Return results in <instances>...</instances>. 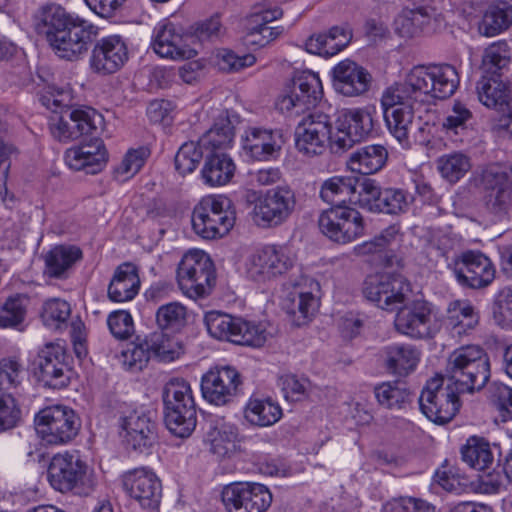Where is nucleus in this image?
<instances>
[{
	"mask_svg": "<svg viewBox=\"0 0 512 512\" xmlns=\"http://www.w3.org/2000/svg\"><path fill=\"white\" fill-rule=\"evenodd\" d=\"M256 58L252 54L239 56L233 51L222 49L216 55V64L224 72H238L246 67L254 65Z\"/></svg>",
	"mask_w": 512,
	"mask_h": 512,
	"instance_id": "obj_60",
	"label": "nucleus"
},
{
	"mask_svg": "<svg viewBox=\"0 0 512 512\" xmlns=\"http://www.w3.org/2000/svg\"><path fill=\"white\" fill-rule=\"evenodd\" d=\"M234 129L227 116H220L214 125L200 138L201 146L221 149L227 148L232 143Z\"/></svg>",
	"mask_w": 512,
	"mask_h": 512,
	"instance_id": "obj_49",
	"label": "nucleus"
},
{
	"mask_svg": "<svg viewBox=\"0 0 512 512\" xmlns=\"http://www.w3.org/2000/svg\"><path fill=\"white\" fill-rule=\"evenodd\" d=\"M395 327L402 334L424 339L433 337L439 325L432 315L429 304L425 301H415L398 311Z\"/></svg>",
	"mask_w": 512,
	"mask_h": 512,
	"instance_id": "obj_19",
	"label": "nucleus"
},
{
	"mask_svg": "<svg viewBox=\"0 0 512 512\" xmlns=\"http://www.w3.org/2000/svg\"><path fill=\"white\" fill-rule=\"evenodd\" d=\"M282 15L283 11L278 7L251 15L246 32L247 43L264 47L276 40L284 29L282 26L271 24L280 19Z\"/></svg>",
	"mask_w": 512,
	"mask_h": 512,
	"instance_id": "obj_32",
	"label": "nucleus"
},
{
	"mask_svg": "<svg viewBox=\"0 0 512 512\" xmlns=\"http://www.w3.org/2000/svg\"><path fill=\"white\" fill-rule=\"evenodd\" d=\"M70 101V95L65 91L51 92L50 96H40L41 104L55 113L50 118V131L54 138L62 142L80 137L78 127L71 117Z\"/></svg>",
	"mask_w": 512,
	"mask_h": 512,
	"instance_id": "obj_22",
	"label": "nucleus"
},
{
	"mask_svg": "<svg viewBox=\"0 0 512 512\" xmlns=\"http://www.w3.org/2000/svg\"><path fill=\"white\" fill-rule=\"evenodd\" d=\"M280 385L286 400L299 402L305 400L311 391V382L304 377L287 374L280 378Z\"/></svg>",
	"mask_w": 512,
	"mask_h": 512,
	"instance_id": "obj_56",
	"label": "nucleus"
},
{
	"mask_svg": "<svg viewBox=\"0 0 512 512\" xmlns=\"http://www.w3.org/2000/svg\"><path fill=\"white\" fill-rule=\"evenodd\" d=\"M235 219V210L229 198L223 195H208L194 207L191 222L198 236L211 240L228 234L235 224Z\"/></svg>",
	"mask_w": 512,
	"mask_h": 512,
	"instance_id": "obj_4",
	"label": "nucleus"
},
{
	"mask_svg": "<svg viewBox=\"0 0 512 512\" xmlns=\"http://www.w3.org/2000/svg\"><path fill=\"white\" fill-rule=\"evenodd\" d=\"M512 24V8L506 4L491 6L487 9L479 23V33L486 37H493Z\"/></svg>",
	"mask_w": 512,
	"mask_h": 512,
	"instance_id": "obj_45",
	"label": "nucleus"
},
{
	"mask_svg": "<svg viewBox=\"0 0 512 512\" xmlns=\"http://www.w3.org/2000/svg\"><path fill=\"white\" fill-rule=\"evenodd\" d=\"M496 270L491 260L479 252H466L456 262L454 275L462 286L481 289L489 286Z\"/></svg>",
	"mask_w": 512,
	"mask_h": 512,
	"instance_id": "obj_21",
	"label": "nucleus"
},
{
	"mask_svg": "<svg viewBox=\"0 0 512 512\" xmlns=\"http://www.w3.org/2000/svg\"><path fill=\"white\" fill-rule=\"evenodd\" d=\"M207 440L213 454L221 458L229 457L237 449V429L225 423L211 426L207 432Z\"/></svg>",
	"mask_w": 512,
	"mask_h": 512,
	"instance_id": "obj_44",
	"label": "nucleus"
},
{
	"mask_svg": "<svg viewBox=\"0 0 512 512\" xmlns=\"http://www.w3.org/2000/svg\"><path fill=\"white\" fill-rule=\"evenodd\" d=\"M378 403L387 409H402L410 400V392L400 382H384L374 389Z\"/></svg>",
	"mask_w": 512,
	"mask_h": 512,
	"instance_id": "obj_48",
	"label": "nucleus"
},
{
	"mask_svg": "<svg viewBox=\"0 0 512 512\" xmlns=\"http://www.w3.org/2000/svg\"><path fill=\"white\" fill-rule=\"evenodd\" d=\"M233 160L224 153H213L206 157L201 174L205 184L217 187L227 184L235 172Z\"/></svg>",
	"mask_w": 512,
	"mask_h": 512,
	"instance_id": "obj_40",
	"label": "nucleus"
},
{
	"mask_svg": "<svg viewBox=\"0 0 512 512\" xmlns=\"http://www.w3.org/2000/svg\"><path fill=\"white\" fill-rule=\"evenodd\" d=\"M437 168L443 178L450 183H456L470 170L471 164L466 155L455 152L439 157Z\"/></svg>",
	"mask_w": 512,
	"mask_h": 512,
	"instance_id": "obj_51",
	"label": "nucleus"
},
{
	"mask_svg": "<svg viewBox=\"0 0 512 512\" xmlns=\"http://www.w3.org/2000/svg\"><path fill=\"white\" fill-rule=\"evenodd\" d=\"M374 128L372 109L369 107L342 109L338 111L332 147L347 150L356 142L368 137Z\"/></svg>",
	"mask_w": 512,
	"mask_h": 512,
	"instance_id": "obj_13",
	"label": "nucleus"
},
{
	"mask_svg": "<svg viewBox=\"0 0 512 512\" xmlns=\"http://www.w3.org/2000/svg\"><path fill=\"white\" fill-rule=\"evenodd\" d=\"M371 83V75L362 66L349 59L339 62L333 69L335 90L348 97L366 93Z\"/></svg>",
	"mask_w": 512,
	"mask_h": 512,
	"instance_id": "obj_28",
	"label": "nucleus"
},
{
	"mask_svg": "<svg viewBox=\"0 0 512 512\" xmlns=\"http://www.w3.org/2000/svg\"><path fill=\"white\" fill-rule=\"evenodd\" d=\"M334 132L328 115L312 113L304 118L296 131V147L298 151L308 157L321 155L326 142L332 144Z\"/></svg>",
	"mask_w": 512,
	"mask_h": 512,
	"instance_id": "obj_17",
	"label": "nucleus"
},
{
	"mask_svg": "<svg viewBox=\"0 0 512 512\" xmlns=\"http://www.w3.org/2000/svg\"><path fill=\"white\" fill-rule=\"evenodd\" d=\"M448 321L454 334L461 336L479 323V313L467 300H455L448 306Z\"/></svg>",
	"mask_w": 512,
	"mask_h": 512,
	"instance_id": "obj_42",
	"label": "nucleus"
},
{
	"mask_svg": "<svg viewBox=\"0 0 512 512\" xmlns=\"http://www.w3.org/2000/svg\"><path fill=\"white\" fill-rule=\"evenodd\" d=\"M164 420L177 437H188L196 427V405L190 384L181 378L169 380L163 389Z\"/></svg>",
	"mask_w": 512,
	"mask_h": 512,
	"instance_id": "obj_3",
	"label": "nucleus"
},
{
	"mask_svg": "<svg viewBox=\"0 0 512 512\" xmlns=\"http://www.w3.org/2000/svg\"><path fill=\"white\" fill-rule=\"evenodd\" d=\"M244 417L251 425L268 427L280 420L282 409L269 397L252 396L245 405Z\"/></svg>",
	"mask_w": 512,
	"mask_h": 512,
	"instance_id": "obj_38",
	"label": "nucleus"
},
{
	"mask_svg": "<svg viewBox=\"0 0 512 512\" xmlns=\"http://www.w3.org/2000/svg\"><path fill=\"white\" fill-rule=\"evenodd\" d=\"M459 84L456 69L449 65L416 66L404 81L387 87L381 96V107L390 133L405 147L410 146L409 132L416 104L429 98L446 99Z\"/></svg>",
	"mask_w": 512,
	"mask_h": 512,
	"instance_id": "obj_1",
	"label": "nucleus"
},
{
	"mask_svg": "<svg viewBox=\"0 0 512 512\" xmlns=\"http://www.w3.org/2000/svg\"><path fill=\"white\" fill-rule=\"evenodd\" d=\"M51 486L62 493L74 491L79 495L90 494L96 485L93 474L79 456L71 453L56 454L48 467Z\"/></svg>",
	"mask_w": 512,
	"mask_h": 512,
	"instance_id": "obj_5",
	"label": "nucleus"
},
{
	"mask_svg": "<svg viewBox=\"0 0 512 512\" xmlns=\"http://www.w3.org/2000/svg\"><path fill=\"white\" fill-rule=\"evenodd\" d=\"M30 297L16 294L9 297L0 307V328H18L25 319Z\"/></svg>",
	"mask_w": 512,
	"mask_h": 512,
	"instance_id": "obj_46",
	"label": "nucleus"
},
{
	"mask_svg": "<svg viewBox=\"0 0 512 512\" xmlns=\"http://www.w3.org/2000/svg\"><path fill=\"white\" fill-rule=\"evenodd\" d=\"M479 184L486 193V204L493 212H506L512 206V179L505 168L497 164L486 166L479 174Z\"/></svg>",
	"mask_w": 512,
	"mask_h": 512,
	"instance_id": "obj_18",
	"label": "nucleus"
},
{
	"mask_svg": "<svg viewBox=\"0 0 512 512\" xmlns=\"http://www.w3.org/2000/svg\"><path fill=\"white\" fill-rule=\"evenodd\" d=\"M121 427L128 446L140 452L152 446L156 440V423L149 413L134 410L122 418Z\"/></svg>",
	"mask_w": 512,
	"mask_h": 512,
	"instance_id": "obj_29",
	"label": "nucleus"
},
{
	"mask_svg": "<svg viewBox=\"0 0 512 512\" xmlns=\"http://www.w3.org/2000/svg\"><path fill=\"white\" fill-rule=\"evenodd\" d=\"M352 40V31L347 26H334L327 33L311 35L305 42L307 52L324 57L339 53Z\"/></svg>",
	"mask_w": 512,
	"mask_h": 512,
	"instance_id": "obj_34",
	"label": "nucleus"
},
{
	"mask_svg": "<svg viewBox=\"0 0 512 512\" xmlns=\"http://www.w3.org/2000/svg\"><path fill=\"white\" fill-rule=\"evenodd\" d=\"M152 48L160 57L173 60L190 59L196 55V51L185 43L180 29L171 22H162L155 27Z\"/></svg>",
	"mask_w": 512,
	"mask_h": 512,
	"instance_id": "obj_27",
	"label": "nucleus"
},
{
	"mask_svg": "<svg viewBox=\"0 0 512 512\" xmlns=\"http://www.w3.org/2000/svg\"><path fill=\"white\" fill-rule=\"evenodd\" d=\"M472 119L473 114L470 109L464 103L455 101L442 127L447 133L458 135L468 129Z\"/></svg>",
	"mask_w": 512,
	"mask_h": 512,
	"instance_id": "obj_55",
	"label": "nucleus"
},
{
	"mask_svg": "<svg viewBox=\"0 0 512 512\" xmlns=\"http://www.w3.org/2000/svg\"><path fill=\"white\" fill-rule=\"evenodd\" d=\"M145 344L150 347L151 355L163 362L173 361L183 353L182 345L163 331H155L147 335Z\"/></svg>",
	"mask_w": 512,
	"mask_h": 512,
	"instance_id": "obj_47",
	"label": "nucleus"
},
{
	"mask_svg": "<svg viewBox=\"0 0 512 512\" xmlns=\"http://www.w3.org/2000/svg\"><path fill=\"white\" fill-rule=\"evenodd\" d=\"M420 352L410 345H392L385 349L387 370L397 376H407L415 370Z\"/></svg>",
	"mask_w": 512,
	"mask_h": 512,
	"instance_id": "obj_41",
	"label": "nucleus"
},
{
	"mask_svg": "<svg viewBox=\"0 0 512 512\" xmlns=\"http://www.w3.org/2000/svg\"><path fill=\"white\" fill-rule=\"evenodd\" d=\"M140 277L135 265L123 263L119 265L108 285V299L114 303L133 300L140 289Z\"/></svg>",
	"mask_w": 512,
	"mask_h": 512,
	"instance_id": "obj_33",
	"label": "nucleus"
},
{
	"mask_svg": "<svg viewBox=\"0 0 512 512\" xmlns=\"http://www.w3.org/2000/svg\"><path fill=\"white\" fill-rule=\"evenodd\" d=\"M148 154V150L145 148L129 150L115 168V177L120 181H125L134 176L143 166Z\"/></svg>",
	"mask_w": 512,
	"mask_h": 512,
	"instance_id": "obj_57",
	"label": "nucleus"
},
{
	"mask_svg": "<svg viewBox=\"0 0 512 512\" xmlns=\"http://www.w3.org/2000/svg\"><path fill=\"white\" fill-rule=\"evenodd\" d=\"M511 59L510 49L506 42L498 41L491 44L484 51L482 69L486 75H498L497 72L505 68Z\"/></svg>",
	"mask_w": 512,
	"mask_h": 512,
	"instance_id": "obj_52",
	"label": "nucleus"
},
{
	"mask_svg": "<svg viewBox=\"0 0 512 512\" xmlns=\"http://www.w3.org/2000/svg\"><path fill=\"white\" fill-rule=\"evenodd\" d=\"M124 489L143 508L155 509L161 498V483L157 476L146 469H135L123 476Z\"/></svg>",
	"mask_w": 512,
	"mask_h": 512,
	"instance_id": "obj_25",
	"label": "nucleus"
},
{
	"mask_svg": "<svg viewBox=\"0 0 512 512\" xmlns=\"http://www.w3.org/2000/svg\"><path fill=\"white\" fill-rule=\"evenodd\" d=\"M243 149L251 158L268 161L279 153L284 143L279 130L248 127L243 136Z\"/></svg>",
	"mask_w": 512,
	"mask_h": 512,
	"instance_id": "obj_26",
	"label": "nucleus"
},
{
	"mask_svg": "<svg viewBox=\"0 0 512 512\" xmlns=\"http://www.w3.org/2000/svg\"><path fill=\"white\" fill-rule=\"evenodd\" d=\"M221 498L229 512H265L272 502V494L266 486L250 482L226 485Z\"/></svg>",
	"mask_w": 512,
	"mask_h": 512,
	"instance_id": "obj_14",
	"label": "nucleus"
},
{
	"mask_svg": "<svg viewBox=\"0 0 512 512\" xmlns=\"http://www.w3.org/2000/svg\"><path fill=\"white\" fill-rule=\"evenodd\" d=\"M107 324L111 334L117 339H128L134 333V322L128 311L117 310L110 313Z\"/></svg>",
	"mask_w": 512,
	"mask_h": 512,
	"instance_id": "obj_64",
	"label": "nucleus"
},
{
	"mask_svg": "<svg viewBox=\"0 0 512 512\" xmlns=\"http://www.w3.org/2000/svg\"><path fill=\"white\" fill-rule=\"evenodd\" d=\"M71 117L78 127L80 137L90 135L103 123L102 116L93 108L71 109Z\"/></svg>",
	"mask_w": 512,
	"mask_h": 512,
	"instance_id": "obj_62",
	"label": "nucleus"
},
{
	"mask_svg": "<svg viewBox=\"0 0 512 512\" xmlns=\"http://www.w3.org/2000/svg\"><path fill=\"white\" fill-rule=\"evenodd\" d=\"M202 157L203 152L199 142H186L175 156V168L179 174L185 176L196 169Z\"/></svg>",
	"mask_w": 512,
	"mask_h": 512,
	"instance_id": "obj_54",
	"label": "nucleus"
},
{
	"mask_svg": "<svg viewBox=\"0 0 512 512\" xmlns=\"http://www.w3.org/2000/svg\"><path fill=\"white\" fill-rule=\"evenodd\" d=\"M291 90L296 92L299 97H307L309 104L313 107L321 95L322 85L317 74L307 72L294 80Z\"/></svg>",
	"mask_w": 512,
	"mask_h": 512,
	"instance_id": "obj_58",
	"label": "nucleus"
},
{
	"mask_svg": "<svg viewBox=\"0 0 512 512\" xmlns=\"http://www.w3.org/2000/svg\"><path fill=\"white\" fill-rule=\"evenodd\" d=\"M439 17L440 14L432 6L405 8L395 18L394 30L404 39H413L430 30L432 22L439 21Z\"/></svg>",
	"mask_w": 512,
	"mask_h": 512,
	"instance_id": "obj_31",
	"label": "nucleus"
},
{
	"mask_svg": "<svg viewBox=\"0 0 512 512\" xmlns=\"http://www.w3.org/2000/svg\"><path fill=\"white\" fill-rule=\"evenodd\" d=\"M108 159L103 140L94 138L89 142L69 148L65 152V162L73 170H86L87 173L99 172Z\"/></svg>",
	"mask_w": 512,
	"mask_h": 512,
	"instance_id": "obj_30",
	"label": "nucleus"
},
{
	"mask_svg": "<svg viewBox=\"0 0 512 512\" xmlns=\"http://www.w3.org/2000/svg\"><path fill=\"white\" fill-rule=\"evenodd\" d=\"M318 290L317 282L302 278L288 294L284 309L294 326L301 327L312 321L320 306Z\"/></svg>",
	"mask_w": 512,
	"mask_h": 512,
	"instance_id": "obj_16",
	"label": "nucleus"
},
{
	"mask_svg": "<svg viewBox=\"0 0 512 512\" xmlns=\"http://www.w3.org/2000/svg\"><path fill=\"white\" fill-rule=\"evenodd\" d=\"M34 425L41 440L50 445L71 441L80 429V420L75 412L62 405L41 409L34 416Z\"/></svg>",
	"mask_w": 512,
	"mask_h": 512,
	"instance_id": "obj_8",
	"label": "nucleus"
},
{
	"mask_svg": "<svg viewBox=\"0 0 512 512\" xmlns=\"http://www.w3.org/2000/svg\"><path fill=\"white\" fill-rule=\"evenodd\" d=\"M447 385L443 377L429 379L423 388L419 405L422 413L436 424L450 422L460 408L458 395L483 388L490 378L487 353L478 345L455 349L446 364Z\"/></svg>",
	"mask_w": 512,
	"mask_h": 512,
	"instance_id": "obj_2",
	"label": "nucleus"
},
{
	"mask_svg": "<svg viewBox=\"0 0 512 512\" xmlns=\"http://www.w3.org/2000/svg\"><path fill=\"white\" fill-rule=\"evenodd\" d=\"M462 459L470 467L483 471L489 469L494 461L490 444L481 437H470L461 448Z\"/></svg>",
	"mask_w": 512,
	"mask_h": 512,
	"instance_id": "obj_43",
	"label": "nucleus"
},
{
	"mask_svg": "<svg viewBox=\"0 0 512 512\" xmlns=\"http://www.w3.org/2000/svg\"><path fill=\"white\" fill-rule=\"evenodd\" d=\"M321 232L331 241L348 244L365 234L362 214L355 208L335 205L323 211L318 219Z\"/></svg>",
	"mask_w": 512,
	"mask_h": 512,
	"instance_id": "obj_9",
	"label": "nucleus"
},
{
	"mask_svg": "<svg viewBox=\"0 0 512 512\" xmlns=\"http://www.w3.org/2000/svg\"><path fill=\"white\" fill-rule=\"evenodd\" d=\"M296 196L289 186L268 190L254 207L256 220L263 225L276 227L286 222L296 208Z\"/></svg>",
	"mask_w": 512,
	"mask_h": 512,
	"instance_id": "obj_15",
	"label": "nucleus"
},
{
	"mask_svg": "<svg viewBox=\"0 0 512 512\" xmlns=\"http://www.w3.org/2000/svg\"><path fill=\"white\" fill-rule=\"evenodd\" d=\"M240 385V374L229 366L211 369L201 379L203 398L217 406L230 402Z\"/></svg>",
	"mask_w": 512,
	"mask_h": 512,
	"instance_id": "obj_20",
	"label": "nucleus"
},
{
	"mask_svg": "<svg viewBox=\"0 0 512 512\" xmlns=\"http://www.w3.org/2000/svg\"><path fill=\"white\" fill-rule=\"evenodd\" d=\"M76 16L68 13L62 6L50 3L41 6L35 16L34 28L39 35H43L47 41H50L51 34L59 33Z\"/></svg>",
	"mask_w": 512,
	"mask_h": 512,
	"instance_id": "obj_36",
	"label": "nucleus"
},
{
	"mask_svg": "<svg viewBox=\"0 0 512 512\" xmlns=\"http://www.w3.org/2000/svg\"><path fill=\"white\" fill-rule=\"evenodd\" d=\"M411 292L407 279L400 274L369 275L363 287L364 296L383 310L393 311L403 304Z\"/></svg>",
	"mask_w": 512,
	"mask_h": 512,
	"instance_id": "obj_12",
	"label": "nucleus"
},
{
	"mask_svg": "<svg viewBox=\"0 0 512 512\" xmlns=\"http://www.w3.org/2000/svg\"><path fill=\"white\" fill-rule=\"evenodd\" d=\"M408 205V196L403 190L387 188L382 191L377 210L387 214H398L404 212Z\"/></svg>",
	"mask_w": 512,
	"mask_h": 512,
	"instance_id": "obj_61",
	"label": "nucleus"
},
{
	"mask_svg": "<svg viewBox=\"0 0 512 512\" xmlns=\"http://www.w3.org/2000/svg\"><path fill=\"white\" fill-rule=\"evenodd\" d=\"M479 101L487 108L497 111L509 102L510 89L500 75H483L476 86Z\"/></svg>",
	"mask_w": 512,
	"mask_h": 512,
	"instance_id": "obj_37",
	"label": "nucleus"
},
{
	"mask_svg": "<svg viewBox=\"0 0 512 512\" xmlns=\"http://www.w3.org/2000/svg\"><path fill=\"white\" fill-rule=\"evenodd\" d=\"M186 314L185 306L179 302H171L158 308L156 320L161 328L175 327L185 322Z\"/></svg>",
	"mask_w": 512,
	"mask_h": 512,
	"instance_id": "obj_63",
	"label": "nucleus"
},
{
	"mask_svg": "<svg viewBox=\"0 0 512 512\" xmlns=\"http://www.w3.org/2000/svg\"><path fill=\"white\" fill-rule=\"evenodd\" d=\"M64 348L59 344L48 343L38 353V379L45 386L59 389L67 386V363Z\"/></svg>",
	"mask_w": 512,
	"mask_h": 512,
	"instance_id": "obj_24",
	"label": "nucleus"
},
{
	"mask_svg": "<svg viewBox=\"0 0 512 512\" xmlns=\"http://www.w3.org/2000/svg\"><path fill=\"white\" fill-rule=\"evenodd\" d=\"M95 35L94 26L77 16L59 33L51 34L48 44L58 57L77 61L87 54Z\"/></svg>",
	"mask_w": 512,
	"mask_h": 512,
	"instance_id": "obj_11",
	"label": "nucleus"
},
{
	"mask_svg": "<svg viewBox=\"0 0 512 512\" xmlns=\"http://www.w3.org/2000/svg\"><path fill=\"white\" fill-rule=\"evenodd\" d=\"M204 321L212 337L234 344L261 347L268 338V333L262 325L234 318L218 311L206 313Z\"/></svg>",
	"mask_w": 512,
	"mask_h": 512,
	"instance_id": "obj_6",
	"label": "nucleus"
},
{
	"mask_svg": "<svg viewBox=\"0 0 512 512\" xmlns=\"http://www.w3.org/2000/svg\"><path fill=\"white\" fill-rule=\"evenodd\" d=\"M215 279L214 264L202 250L187 252L178 265V285L189 298L198 299L210 294Z\"/></svg>",
	"mask_w": 512,
	"mask_h": 512,
	"instance_id": "obj_7",
	"label": "nucleus"
},
{
	"mask_svg": "<svg viewBox=\"0 0 512 512\" xmlns=\"http://www.w3.org/2000/svg\"><path fill=\"white\" fill-rule=\"evenodd\" d=\"M147 335L144 338L137 337L122 352L123 364L131 371H141L149 362L151 355L150 347L145 344Z\"/></svg>",
	"mask_w": 512,
	"mask_h": 512,
	"instance_id": "obj_53",
	"label": "nucleus"
},
{
	"mask_svg": "<svg viewBox=\"0 0 512 512\" xmlns=\"http://www.w3.org/2000/svg\"><path fill=\"white\" fill-rule=\"evenodd\" d=\"M276 109L290 118H296L304 115L312 107L308 98L299 97L296 92H289L280 95L275 102Z\"/></svg>",
	"mask_w": 512,
	"mask_h": 512,
	"instance_id": "obj_59",
	"label": "nucleus"
},
{
	"mask_svg": "<svg viewBox=\"0 0 512 512\" xmlns=\"http://www.w3.org/2000/svg\"><path fill=\"white\" fill-rule=\"evenodd\" d=\"M81 256V250L75 246L54 247L44 256V275L49 278H64Z\"/></svg>",
	"mask_w": 512,
	"mask_h": 512,
	"instance_id": "obj_39",
	"label": "nucleus"
},
{
	"mask_svg": "<svg viewBox=\"0 0 512 512\" xmlns=\"http://www.w3.org/2000/svg\"><path fill=\"white\" fill-rule=\"evenodd\" d=\"M294 263L295 258L287 247L266 245L248 258L246 273L256 283H269L285 275Z\"/></svg>",
	"mask_w": 512,
	"mask_h": 512,
	"instance_id": "obj_10",
	"label": "nucleus"
},
{
	"mask_svg": "<svg viewBox=\"0 0 512 512\" xmlns=\"http://www.w3.org/2000/svg\"><path fill=\"white\" fill-rule=\"evenodd\" d=\"M71 315L70 304L60 298L46 300L39 312L43 324L51 329H60L67 323Z\"/></svg>",
	"mask_w": 512,
	"mask_h": 512,
	"instance_id": "obj_50",
	"label": "nucleus"
},
{
	"mask_svg": "<svg viewBox=\"0 0 512 512\" xmlns=\"http://www.w3.org/2000/svg\"><path fill=\"white\" fill-rule=\"evenodd\" d=\"M128 59L126 44L120 36L102 38L94 45L89 65L93 72L107 75L118 71Z\"/></svg>",
	"mask_w": 512,
	"mask_h": 512,
	"instance_id": "obj_23",
	"label": "nucleus"
},
{
	"mask_svg": "<svg viewBox=\"0 0 512 512\" xmlns=\"http://www.w3.org/2000/svg\"><path fill=\"white\" fill-rule=\"evenodd\" d=\"M387 158L388 151L384 146L367 145L352 152L346 164L352 172L370 175L381 170Z\"/></svg>",
	"mask_w": 512,
	"mask_h": 512,
	"instance_id": "obj_35",
	"label": "nucleus"
}]
</instances>
